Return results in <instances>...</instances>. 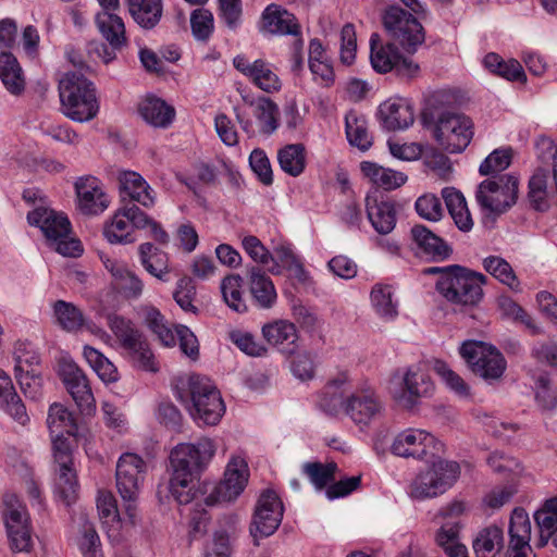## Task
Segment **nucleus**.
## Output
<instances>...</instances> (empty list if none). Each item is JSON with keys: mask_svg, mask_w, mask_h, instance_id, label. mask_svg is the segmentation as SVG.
I'll return each mask as SVG.
<instances>
[{"mask_svg": "<svg viewBox=\"0 0 557 557\" xmlns=\"http://www.w3.org/2000/svg\"><path fill=\"white\" fill-rule=\"evenodd\" d=\"M121 205L139 203L145 208L153 207L156 191L137 172L124 171L119 174Z\"/></svg>", "mask_w": 557, "mask_h": 557, "instance_id": "393cba45", "label": "nucleus"}, {"mask_svg": "<svg viewBox=\"0 0 557 557\" xmlns=\"http://www.w3.org/2000/svg\"><path fill=\"white\" fill-rule=\"evenodd\" d=\"M283 504L274 491H264L257 503L252 523L251 535L257 539L272 535L278 528L283 518Z\"/></svg>", "mask_w": 557, "mask_h": 557, "instance_id": "a211bd4d", "label": "nucleus"}, {"mask_svg": "<svg viewBox=\"0 0 557 557\" xmlns=\"http://www.w3.org/2000/svg\"><path fill=\"white\" fill-rule=\"evenodd\" d=\"M443 445L434 435L420 429H407L398 433L391 445V451L398 457L429 459L442 451Z\"/></svg>", "mask_w": 557, "mask_h": 557, "instance_id": "ddd939ff", "label": "nucleus"}, {"mask_svg": "<svg viewBox=\"0 0 557 557\" xmlns=\"http://www.w3.org/2000/svg\"><path fill=\"white\" fill-rule=\"evenodd\" d=\"M484 283L485 276L483 274L455 265L441 276L436 283V288L443 297L453 304L475 305L483 296L482 286Z\"/></svg>", "mask_w": 557, "mask_h": 557, "instance_id": "423d86ee", "label": "nucleus"}, {"mask_svg": "<svg viewBox=\"0 0 557 557\" xmlns=\"http://www.w3.org/2000/svg\"><path fill=\"white\" fill-rule=\"evenodd\" d=\"M190 28L197 41L207 42L214 30V17L211 11L200 8L190 14Z\"/></svg>", "mask_w": 557, "mask_h": 557, "instance_id": "bf43d9fd", "label": "nucleus"}, {"mask_svg": "<svg viewBox=\"0 0 557 557\" xmlns=\"http://www.w3.org/2000/svg\"><path fill=\"white\" fill-rule=\"evenodd\" d=\"M59 96L62 113L75 122L90 121L99 111L95 88L83 74H64L59 82Z\"/></svg>", "mask_w": 557, "mask_h": 557, "instance_id": "7ed1b4c3", "label": "nucleus"}, {"mask_svg": "<svg viewBox=\"0 0 557 557\" xmlns=\"http://www.w3.org/2000/svg\"><path fill=\"white\" fill-rule=\"evenodd\" d=\"M140 264L152 276L168 281L170 273L169 257L165 252L154 247L151 243H144L138 247Z\"/></svg>", "mask_w": 557, "mask_h": 557, "instance_id": "ea45409f", "label": "nucleus"}, {"mask_svg": "<svg viewBox=\"0 0 557 557\" xmlns=\"http://www.w3.org/2000/svg\"><path fill=\"white\" fill-rule=\"evenodd\" d=\"M442 197L456 226L462 232H469L473 226V220L463 195L454 187H445Z\"/></svg>", "mask_w": 557, "mask_h": 557, "instance_id": "79ce46f5", "label": "nucleus"}, {"mask_svg": "<svg viewBox=\"0 0 557 557\" xmlns=\"http://www.w3.org/2000/svg\"><path fill=\"white\" fill-rule=\"evenodd\" d=\"M127 4L129 14L143 28H153L162 17V0H127Z\"/></svg>", "mask_w": 557, "mask_h": 557, "instance_id": "a19ab883", "label": "nucleus"}, {"mask_svg": "<svg viewBox=\"0 0 557 557\" xmlns=\"http://www.w3.org/2000/svg\"><path fill=\"white\" fill-rule=\"evenodd\" d=\"M0 79L13 96L24 92L26 81L17 59L11 52L0 53Z\"/></svg>", "mask_w": 557, "mask_h": 557, "instance_id": "e433bc0d", "label": "nucleus"}, {"mask_svg": "<svg viewBox=\"0 0 557 557\" xmlns=\"http://www.w3.org/2000/svg\"><path fill=\"white\" fill-rule=\"evenodd\" d=\"M147 473V462L133 453L123 454L116 462V488L122 498L138 497Z\"/></svg>", "mask_w": 557, "mask_h": 557, "instance_id": "f3484780", "label": "nucleus"}, {"mask_svg": "<svg viewBox=\"0 0 557 557\" xmlns=\"http://www.w3.org/2000/svg\"><path fill=\"white\" fill-rule=\"evenodd\" d=\"M243 277L238 274L226 275L220 284V289L224 302L235 312L244 313L247 311V304L244 298Z\"/></svg>", "mask_w": 557, "mask_h": 557, "instance_id": "09e8293b", "label": "nucleus"}, {"mask_svg": "<svg viewBox=\"0 0 557 557\" xmlns=\"http://www.w3.org/2000/svg\"><path fill=\"white\" fill-rule=\"evenodd\" d=\"M375 313L383 320L392 321L398 315V302L394 299L391 285L375 284L370 294Z\"/></svg>", "mask_w": 557, "mask_h": 557, "instance_id": "49530a36", "label": "nucleus"}, {"mask_svg": "<svg viewBox=\"0 0 557 557\" xmlns=\"http://www.w3.org/2000/svg\"><path fill=\"white\" fill-rule=\"evenodd\" d=\"M336 470L337 466L335 462H306L302 466L304 473L318 490H323L334 480Z\"/></svg>", "mask_w": 557, "mask_h": 557, "instance_id": "052dcab7", "label": "nucleus"}, {"mask_svg": "<svg viewBox=\"0 0 557 557\" xmlns=\"http://www.w3.org/2000/svg\"><path fill=\"white\" fill-rule=\"evenodd\" d=\"M55 323L65 332L78 333L88 331L96 336H104L107 333L89 320L83 310L73 302L57 300L53 306Z\"/></svg>", "mask_w": 557, "mask_h": 557, "instance_id": "4be33fe9", "label": "nucleus"}, {"mask_svg": "<svg viewBox=\"0 0 557 557\" xmlns=\"http://www.w3.org/2000/svg\"><path fill=\"white\" fill-rule=\"evenodd\" d=\"M383 25L391 40L413 53L424 42V32L418 20L404 9L391 5L383 14Z\"/></svg>", "mask_w": 557, "mask_h": 557, "instance_id": "6e6552de", "label": "nucleus"}, {"mask_svg": "<svg viewBox=\"0 0 557 557\" xmlns=\"http://www.w3.org/2000/svg\"><path fill=\"white\" fill-rule=\"evenodd\" d=\"M138 110L141 117L156 127H168L175 116L174 108L157 97L144 99Z\"/></svg>", "mask_w": 557, "mask_h": 557, "instance_id": "37998d69", "label": "nucleus"}, {"mask_svg": "<svg viewBox=\"0 0 557 557\" xmlns=\"http://www.w3.org/2000/svg\"><path fill=\"white\" fill-rule=\"evenodd\" d=\"M27 221L41 230L49 246L60 255L65 257L81 255V243L71 237V223L63 213L38 207L27 214Z\"/></svg>", "mask_w": 557, "mask_h": 557, "instance_id": "20e7f679", "label": "nucleus"}, {"mask_svg": "<svg viewBox=\"0 0 557 557\" xmlns=\"http://www.w3.org/2000/svg\"><path fill=\"white\" fill-rule=\"evenodd\" d=\"M233 65L261 90L271 94L281 89L278 76L264 60L250 61L245 55H236Z\"/></svg>", "mask_w": 557, "mask_h": 557, "instance_id": "b1692460", "label": "nucleus"}, {"mask_svg": "<svg viewBox=\"0 0 557 557\" xmlns=\"http://www.w3.org/2000/svg\"><path fill=\"white\" fill-rule=\"evenodd\" d=\"M249 479V469L246 460L233 456L228 461L224 478L214 485L206 497L209 506L234 502L245 490Z\"/></svg>", "mask_w": 557, "mask_h": 557, "instance_id": "4468645a", "label": "nucleus"}, {"mask_svg": "<svg viewBox=\"0 0 557 557\" xmlns=\"http://www.w3.org/2000/svg\"><path fill=\"white\" fill-rule=\"evenodd\" d=\"M126 355L131 359L134 367L151 373L159 371V363L156 360V357L151 351L147 341L140 345V348L136 347L134 350L128 351Z\"/></svg>", "mask_w": 557, "mask_h": 557, "instance_id": "774afa93", "label": "nucleus"}, {"mask_svg": "<svg viewBox=\"0 0 557 557\" xmlns=\"http://www.w3.org/2000/svg\"><path fill=\"white\" fill-rule=\"evenodd\" d=\"M218 15L224 25L236 30L242 24V1L240 0H218Z\"/></svg>", "mask_w": 557, "mask_h": 557, "instance_id": "69168bd1", "label": "nucleus"}, {"mask_svg": "<svg viewBox=\"0 0 557 557\" xmlns=\"http://www.w3.org/2000/svg\"><path fill=\"white\" fill-rule=\"evenodd\" d=\"M360 169L371 184L385 190L398 188L407 181L404 173L381 166L374 162L363 161L360 163Z\"/></svg>", "mask_w": 557, "mask_h": 557, "instance_id": "4c0bfd02", "label": "nucleus"}, {"mask_svg": "<svg viewBox=\"0 0 557 557\" xmlns=\"http://www.w3.org/2000/svg\"><path fill=\"white\" fill-rule=\"evenodd\" d=\"M77 208L85 215H97L109 207L101 183L94 176L79 177L75 183Z\"/></svg>", "mask_w": 557, "mask_h": 557, "instance_id": "5701e85b", "label": "nucleus"}, {"mask_svg": "<svg viewBox=\"0 0 557 557\" xmlns=\"http://www.w3.org/2000/svg\"><path fill=\"white\" fill-rule=\"evenodd\" d=\"M472 120L461 113H442L433 127V136L438 146L449 153L463 151L473 137Z\"/></svg>", "mask_w": 557, "mask_h": 557, "instance_id": "1a4fd4ad", "label": "nucleus"}, {"mask_svg": "<svg viewBox=\"0 0 557 557\" xmlns=\"http://www.w3.org/2000/svg\"><path fill=\"white\" fill-rule=\"evenodd\" d=\"M107 319L109 329L126 354L136 347L140 348L146 342L144 334L131 320L116 314H109Z\"/></svg>", "mask_w": 557, "mask_h": 557, "instance_id": "c9c22d12", "label": "nucleus"}, {"mask_svg": "<svg viewBox=\"0 0 557 557\" xmlns=\"http://www.w3.org/2000/svg\"><path fill=\"white\" fill-rule=\"evenodd\" d=\"M370 61L372 67L377 73L392 72L393 66L400 54L396 48V44L391 41L386 45H381L379 35L372 34L370 38Z\"/></svg>", "mask_w": 557, "mask_h": 557, "instance_id": "a18cd8bd", "label": "nucleus"}, {"mask_svg": "<svg viewBox=\"0 0 557 557\" xmlns=\"http://www.w3.org/2000/svg\"><path fill=\"white\" fill-rule=\"evenodd\" d=\"M460 355L472 372L486 381L499 379L506 369L503 355L483 342H465L460 347Z\"/></svg>", "mask_w": 557, "mask_h": 557, "instance_id": "9b49d317", "label": "nucleus"}, {"mask_svg": "<svg viewBox=\"0 0 557 557\" xmlns=\"http://www.w3.org/2000/svg\"><path fill=\"white\" fill-rule=\"evenodd\" d=\"M433 389V382L420 363L398 369L389 381L393 399L405 409L414 408L421 398L431 396Z\"/></svg>", "mask_w": 557, "mask_h": 557, "instance_id": "39448f33", "label": "nucleus"}, {"mask_svg": "<svg viewBox=\"0 0 557 557\" xmlns=\"http://www.w3.org/2000/svg\"><path fill=\"white\" fill-rule=\"evenodd\" d=\"M14 360V373L39 369V354L34 345L27 341H17L15 343Z\"/></svg>", "mask_w": 557, "mask_h": 557, "instance_id": "4d7b16f0", "label": "nucleus"}, {"mask_svg": "<svg viewBox=\"0 0 557 557\" xmlns=\"http://www.w3.org/2000/svg\"><path fill=\"white\" fill-rule=\"evenodd\" d=\"M263 337L282 354L293 355L298 349V334L295 325L285 320H278L262 327Z\"/></svg>", "mask_w": 557, "mask_h": 557, "instance_id": "c85d7f7f", "label": "nucleus"}, {"mask_svg": "<svg viewBox=\"0 0 557 557\" xmlns=\"http://www.w3.org/2000/svg\"><path fill=\"white\" fill-rule=\"evenodd\" d=\"M110 11L103 10L96 15V25L110 47L102 42H91L89 45V52L96 53L103 63L113 61L116 58V51L127 44L123 20Z\"/></svg>", "mask_w": 557, "mask_h": 557, "instance_id": "f8f14e48", "label": "nucleus"}, {"mask_svg": "<svg viewBox=\"0 0 557 557\" xmlns=\"http://www.w3.org/2000/svg\"><path fill=\"white\" fill-rule=\"evenodd\" d=\"M528 199L536 211H546L549 208L547 198V175L544 170H537L529 181Z\"/></svg>", "mask_w": 557, "mask_h": 557, "instance_id": "5fc2aeb1", "label": "nucleus"}, {"mask_svg": "<svg viewBox=\"0 0 557 557\" xmlns=\"http://www.w3.org/2000/svg\"><path fill=\"white\" fill-rule=\"evenodd\" d=\"M212 440L203 437L195 444L176 445L170 454V491L180 504H189L196 495V480L199 470L214 456Z\"/></svg>", "mask_w": 557, "mask_h": 557, "instance_id": "f257e3e1", "label": "nucleus"}, {"mask_svg": "<svg viewBox=\"0 0 557 557\" xmlns=\"http://www.w3.org/2000/svg\"><path fill=\"white\" fill-rule=\"evenodd\" d=\"M145 322L148 329L158 337V339L168 347L176 343V332L173 331L164 320V317L156 308H149L145 314Z\"/></svg>", "mask_w": 557, "mask_h": 557, "instance_id": "6e6d98bb", "label": "nucleus"}, {"mask_svg": "<svg viewBox=\"0 0 557 557\" xmlns=\"http://www.w3.org/2000/svg\"><path fill=\"white\" fill-rule=\"evenodd\" d=\"M77 546L83 557H104L100 537L95 527L89 522H85L82 525Z\"/></svg>", "mask_w": 557, "mask_h": 557, "instance_id": "680f3d73", "label": "nucleus"}, {"mask_svg": "<svg viewBox=\"0 0 557 557\" xmlns=\"http://www.w3.org/2000/svg\"><path fill=\"white\" fill-rule=\"evenodd\" d=\"M534 520L539 529L536 545L544 547L548 541L557 547V497L547 499L541 508L534 512Z\"/></svg>", "mask_w": 557, "mask_h": 557, "instance_id": "2f4dec72", "label": "nucleus"}, {"mask_svg": "<svg viewBox=\"0 0 557 557\" xmlns=\"http://www.w3.org/2000/svg\"><path fill=\"white\" fill-rule=\"evenodd\" d=\"M174 395L198 423L216 425L225 405L215 385L206 376H178L173 383Z\"/></svg>", "mask_w": 557, "mask_h": 557, "instance_id": "f03ea898", "label": "nucleus"}, {"mask_svg": "<svg viewBox=\"0 0 557 557\" xmlns=\"http://www.w3.org/2000/svg\"><path fill=\"white\" fill-rule=\"evenodd\" d=\"M379 117L383 128L403 131L414 122L413 107L406 98L393 97L380 104Z\"/></svg>", "mask_w": 557, "mask_h": 557, "instance_id": "a878e982", "label": "nucleus"}, {"mask_svg": "<svg viewBox=\"0 0 557 557\" xmlns=\"http://www.w3.org/2000/svg\"><path fill=\"white\" fill-rule=\"evenodd\" d=\"M434 372L444 381V383L459 395H468L469 387L462 377L453 371L446 362L436 359L432 366Z\"/></svg>", "mask_w": 557, "mask_h": 557, "instance_id": "0e129e2a", "label": "nucleus"}, {"mask_svg": "<svg viewBox=\"0 0 557 557\" xmlns=\"http://www.w3.org/2000/svg\"><path fill=\"white\" fill-rule=\"evenodd\" d=\"M277 160L281 169L292 175H300L306 165L305 148L301 144H290L278 150Z\"/></svg>", "mask_w": 557, "mask_h": 557, "instance_id": "603ef678", "label": "nucleus"}, {"mask_svg": "<svg viewBox=\"0 0 557 557\" xmlns=\"http://www.w3.org/2000/svg\"><path fill=\"white\" fill-rule=\"evenodd\" d=\"M504 547V529L496 523L480 528L472 536V550L475 557H499Z\"/></svg>", "mask_w": 557, "mask_h": 557, "instance_id": "cd10ccee", "label": "nucleus"}, {"mask_svg": "<svg viewBox=\"0 0 557 557\" xmlns=\"http://www.w3.org/2000/svg\"><path fill=\"white\" fill-rule=\"evenodd\" d=\"M261 28L273 35L298 36L300 34V27L294 14L276 4H270L263 11Z\"/></svg>", "mask_w": 557, "mask_h": 557, "instance_id": "c756f323", "label": "nucleus"}, {"mask_svg": "<svg viewBox=\"0 0 557 557\" xmlns=\"http://www.w3.org/2000/svg\"><path fill=\"white\" fill-rule=\"evenodd\" d=\"M4 504V523L11 549L29 553L33 548V537L26 507L14 495L8 496Z\"/></svg>", "mask_w": 557, "mask_h": 557, "instance_id": "2eb2a0df", "label": "nucleus"}, {"mask_svg": "<svg viewBox=\"0 0 557 557\" xmlns=\"http://www.w3.org/2000/svg\"><path fill=\"white\" fill-rule=\"evenodd\" d=\"M511 159L510 149H496L481 163L479 172L481 175L495 176L494 174L506 170L510 165Z\"/></svg>", "mask_w": 557, "mask_h": 557, "instance_id": "e2e57ef3", "label": "nucleus"}, {"mask_svg": "<svg viewBox=\"0 0 557 557\" xmlns=\"http://www.w3.org/2000/svg\"><path fill=\"white\" fill-rule=\"evenodd\" d=\"M107 319L109 329L126 354L136 347L140 348L146 342L144 334L131 320L116 314H109Z\"/></svg>", "mask_w": 557, "mask_h": 557, "instance_id": "72a5a7b5", "label": "nucleus"}, {"mask_svg": "<svg viewBox=\"0 0 557 557\" xmlns=\"http://www.w3.org/2000/svg\"><path fill=\"white\" fill-rule=\"evenodd\" d=\"M15 379L23 394L30 399H38L42 395V377L38 370L15 373Z\"/></svg>", "mask_w": 557, "mask_h": 557, "instance_id": "338daca9", "label": "nucleus"}, {"mask_svg": "<svg viewBox=\"0 0 557 557\" xmlns=\"http://www.w3.org/2000/svg\"><path fill=\"white\" fill-rule=\"evenodd\" d=\"M47 425L50 434L66 433L67 435H75L77 425L73 413L67 408L59 403H53L48 411Z\"/></svg>", "mask_w": 557, "mask_h": 557, "instance_id": "8fccbe9b", "label": "nucleus"}, {"mask_svg": "<svg viewBox=\"0 0 557 557\" xmlns=\"http://www.w3.org/2000/svg\"><path fill=\"white\" fill-rule=\"evenodd\" d=\"M148 215L135 203L121 205L110 222L104 224L103 235L111 244L134 242V228H145Z\"/></svg>", "mask_w": 557, "mask_h": 557, "instance_id": "dca6fc26", "label": "nucleus"}, {"mask_svg": "<svg viewBox=\"0 0 557 557\" xmlns=\"http://www.w3.org/2000/svg\"><path fill=\"white\" fill-rule=\"evenodd\" d=\"M104 268L111 273L122 293L132 299H137L143 294L144 283L128 267L115 259H102Z\"/></svg>", "mask_w": 557, "mask_h": 557, "instance_id": "7c9ffc66", "label": "nucleus"}, {"mask_svg": "<svg viewBox=\"0 0 557 557\" xmlns=\"http://www.w3.org/2000/svg\"><path fill=\"white\" fill-rule=\"evenodd\" d=\"M411 238L423 253L433 259L443 260L451 252L448 245L424 225H414L411 228Z\"/></svg>", "mask_w": 557, "mask_h": 557, "instance_id": "58836bf2", "label": "nucleus"}, {"mask_svg": "<svg viewBox=\"0 0 557 557\" xmlns=\"http://www.w3.org/2000/svg\"><path fill=\"white\" fill-rule=\"evenodd\" d=\"M83 356L100 380L106 383H113L119 380L116 367L98 349L86 345L83 348Z\"/></svg>", "mask_w": 557, "mask_h": 557, "instance_id": "3c124183", "label": "nucleus"}, {"mask_svg": "<svg viewBox=\"0 0 557 557\" xmlns=\"http://www.w3.org/2000/svg\"><path fill=\"white\" fill-rule=\"evenodd\" d=\"M57 493L62 500L70 505L76 497L78 483L73 465L58 466Z\"/></svg>", "mask_w": 557, "mask_h": 557, "instance_id": "13d9d810", "label": "nucleus"}, {"mask_svg": "<svg viewBox=\"0 0 557 557\" xmlns=\"http://www.w3.org/2000/svg\"><path fill=\"white\" fill-rule=\"evenodd\" d=\"M366 210L372 227L381 235L389 234L396 226L397 213L394 201L383 196H367Z\"/></svg>", "mask_w": 557, "mask_h": 557, "instance_id": "bb28decb", "label": "nucleus"}, {"mask_svg": "<svg viewBox=\"0 0 557 557\" xmlns=\"http://www.w3.org/2000/svg\"><path fill=\"white\" fill-rule=\"evenodd\" d=\"M475 197L484 211L502 214L516 203L518 178L511 174L492 176L479 185Z\"/></svg>", "mask_w": 557, "mask_h": 557, "instance_id": "9d476101", "label": "nucleus"}, {"mask_svg": "<svg viewBox=\"0 0 557 557\" xmlns=\"http://www.w3.org/2000/svg\"><path fill=\"white\" fill-rule=\"evenodd\" d=\"M382 411L383 404L371 387L358 388L346 397L345 413L358 425H369Z\"/></svg>", "mask_w": 557, "mask_h": 557, "instance_id": "6ab92c4d", "label": "nucleus"}, {"mask_svg": "<svg viewBox=\"0 0 557 557\" xmlns=\"http://www.w3.org/2000/svg\"><path fill=\"white\" fill-rule=\"evenodd\" d=\"M345 124L349 144L361 151H367L372 146V136L369 134L366 117L350 111L345 116Z\"/></svg>", "mask_w": 557, "mask_h": 557, "instance_id": "de8ad7c7", "label": "nucleus"}, {"mask_svg": "<svg viewBox=\"0 0 557 557\" xmlns=\"http://www.w3.org/2000/svg\"><path fill=\"white\" fill-rule=\"evenodd\" d=\"M459 475L460 467L456 461L437 459L412 480L409 495L418 500L436 497L450 488Z\"/></svg>", "mask_w": 557, "mask_h": 557, "instance_id": "0eeeda50", "label": "nucleus"}, {"mask_svg": "<svg viewBox=\"0 0 557 557\" xmlns=\"http://www.w3.org/2000/svg\"><path fill=\"white\" fill-rule=\"evenodd\" d=\"M483 268L500 283L512 290L520 289V282L517 278L511 265L502 257L490 256L483 259Z\"/></svg>", "mask_w": 557, "mask_h": 557, "instance_id": "864d4df0", "label": "nucleus"}, {"mask_svg": "<svg viewBox=\"0 0 557 557\" xmlns=\"http://www.w3.org/2000/svg\"><path fill=\"white\" fill-rule=\"evenodd\" d=\"M247 275L249 278V289L256 305L264 309L271 308L277 297L272 280L257 265L249 267Z\"/></svg>", "mask_w": 557, "mask_h": 557, "instance_id": "473e14b6", "label": "nucleus"}, {"mask_svg": "<svg viewBox=\"0 0 557 557\" xmlns=\"http://www.w3.org/2000/svg\"><path fill=\"white\" fill-rule=\"evenodd\" d=\"M107 319L109 329L126 354L136 347L140 348L146 342L144 334L131 320L116 314H109Z\"/></svg>", "mask_w": 557, "mask_h": 557, "instance_id": "f704fd0d", "label": "nucleus"}, {"mask_svg": "<svg viewBox=\"0 0 557 557\" xmlns=\"http://www.w3.org/2000/svg\"><path fill=\"white\" fill-rule=\"evenodd\" d=\"M531 521L528 512L522 508L513 509L508 525V544L505 557H532Z\"/></svg>", "mask_w": 557, "mask_h": 557, "instance_id": "412c9836", "label": "nucleus"}, {"mask_svg": "<svg viewBox=\"0 0 557 557\" xmlns=\"http://www.w3.org/2000/svg\"><path fill=\"white\" fill-rule=\"evenodd\" d=\"M252 114L257 120L258 132L263 135L273 134L278 127V107L270 98L260 97L250 101Z\"/></svg>", "mask_w": 557, "mask_h": 557, "instance_id": "c03bdc74", "label": "nucleus"}, {"mask_svg": "<svg viewBox=\"0 0 557 557\" xmlns=\"http://www.w3.org/2000/svg\"><path fill=\"white\" fill-rule=\"evenodd\" d=\"M59 373L66 391L79 409L90 413L95 409V398L84 371L73 361H63Z\"/></svg>", "mask_w": 557, "mask_h": 557, "instance_id": "aec40b11", "label": "nucleus"}]
</instances>
